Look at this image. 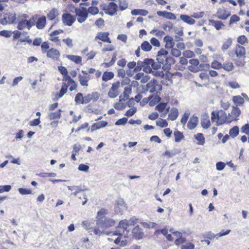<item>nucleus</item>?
<instances>
[{"instance_id": "1", "label": "nucleus", "mask_w": 249, "mask_h": 249, "mask_svg": "<svg viewBox=\"0 0 249 249\" xmlns=\"http://www.w3.org/2000/svg\"><path fill=\"white\" fill-rule=\"evenodd\" d=\"M211 119L213 122L217 119V125H222L225 123H231L232 121L228 117L226 113L223 110H220L217 112L213 111L211 114Z\"/></svg>"}, {"instance_id": "2", "label": "nucleus", "mask_w": 249, "mask_h": 249, "mask_svg": "<svg viewBox=\"0 0 249 249\" xmlns=\"http://www.w3.org/2000/svg\"><path fill=\"white\" fill-rule=\"evenodd\" d=\"M115 221L109 217H103L101 219H97L96 225L102 228H108L114 226Z\"/></svg>"}, {"instance_id": "3", "label": "nucleus", "mask_w": 249, "mask_h": 249, "mask_svg": "<svg viewBox=\"0 0 249 249\" xmlns=\"http://www.w3.org/2000/svg\"><path fill=\"white\" fill-rule=\"evenodd\" d=\"M75 12L76 16L78 17L77 21L79 23H82L86 20L88 17V12L86 8H76Z\"/></svg>"}, {"instance_id": "4", "label": "nucleus", "mask_w": 249, "mask_h": 249, "mask_svg": "<svg viewBox=\"0 0 249 249\" xmlns=\"http://www.w3.org/2000/svg\"><path fill=\"white\" fill-rule=\"evenodd\" d=\"M161 89V85L157 83V80L153 79L146 84L145 91L149 90L150 93H154L158 90H160Z\"/></svg>"}, {"instance_id": "5", "label": "nucleus", "mask_w": 249, "mask_h": 249, "mask_svg": "<svg viewBox=\"0 0 249 249\" xmlns=\"http://www.w3.org/2000/svg\"><path fill=\"white\" fill-rule=\"evenodd\" d=\"M103 10L105 13L110 16L114 15L116 14L118 10L117 5L113 2H109L107 5L103 7Z\"/></svg>"}, {"instance_id": "6", "label": "nucleus", "mask_w": 249, "mask_h": 249, "mask_svg": "<svg viewBox=\"0 0 249 249\" xmlns=\"http://www.w3.org/2000/svg\"><path fill=\"white\" fill-rule=\"evenodd\" d=\"M128 226L127 219H124L119 222L117 227V229L121 230L125 238L128 237V233L130 232V230L127 229Z\"/></svg>"}, {"instance_id": "7", "label": "nucleus", "mask_w": 249, "mask_h": 249, "mask_svg": "<svg viewBox=\"0 0 249 249\" xmlns=\"http://www.w3.org/2000/svg\"><path fill=\"white\" fill-rule=\"evenodd\" d=\"M75 20V18L69 13H64L62 15V20L65 25L71 26Z\"/></svg>"}, {"instance_id": "8", "label": "nucleus", "mask_w": 249, "mask_h": 249, "mask_svg": "<svg viewBox=\"0 0 249 249\" xmlns=\"http://www.w3.org/2000/svg\"><path fill=\"white\" fill-rule=\"evenodd\" d=\"M120 87V82L117 81L112 85V87L108 92V96L111 98H114L118 96L119 92L118 89Z\"/></svg>"}, {"instance_id": "9", "label": "nucleus", "mask_w": 249, "mask_h": 249, "mask_svg": "<svg viewBox=\"0 0 249 249\" xmlns=\"http://www.w3.org/2000/svg\"><path fill=\"white\" fill-rule=\"evenodd\" d=\"M17 18L15 14L8 13L6 14L4 18L1 20V24L5 25L6 24H13L14 23Z\"/></svg>"}, {"instance_id": "10", "label": "nucleus", "mask_w": 249, "mask_h": 249, "mask_svg": "<svg viewBox=\"0 0 249 249\" xmlns=\"http://www.w3.org/2000/svg\"><path fill=\"white\" fill-rule=\"evenodd\" d=\"M168 52L164 49H161L157 55V60L160 64L164 65Z\"/></svg>"}, {"instance_id": "11", "label": "nucleus", "mask_w": 249, "mask_h": 249, "mask_svg": "<svg viewBox=\"0 0 249 249\" xmlns=\"http://www.w3.org/2000/svg\"><path fill=\"white\" fill-rule=\"evenodd\" d=\"M152 58H145L143 60L144 66L143 71L146 73H153L157 75V72L153 71L151 69Z\"/></svg>"}, {"instance_id": "12", "label": "nucleus", "mask_w": 249, "mask_h": 249, "mask_svg": "<svg viewBox=\"0 0 249 249\" xmlns=\"http://www.w3.org/2000/svg\"><path fill=\"white\" fill-rule=\"evenodd\" d=\"M109 35L108 32H98L97 33L94 40H97V39H99L104 42L110 43L111 41L108 36Z\"/></svg>"}, {"instance_id": "13", "label": "nucleus", "mask_w": 249, "mask_h": 249, "mask_svg": "<svg viewBox=\"0 0 249 249\" xmlns=\"http://www.w3.org/2000/svg\"><path fill=\"white\" fill-rule=\"evenodd\" d=\"M230 15V12L227 11L225 8H219L214 16L222 20H225Z\"/></svg>"}, {"instance_id": "14", "label": "nucleus", "mask_w": 249, "mask_h": 249, "mask_svg": "<svg viewBox=\"0 0 249 249\" xmlns=\"http://www.w3.org/2000/svg\"><path fill=\"white\" fill-rule=\"evenodd\" d=\"M133 237L136 240H140L142 238L143 232L141 228L138 225L136 226L132 231Z\"/></svg>"}, {"instance_id": "15", "label": "nucleus", "mask_w": 249, "mask_h": 249, "mask_svg": "<svg viewBox=\"0 0 249 249\" xmlns=\"http://www.w3.org/2000/svg\"><path fill=\"white\" fill-rule=\"evenodd\" d=\"M198 123V118L195 115L192 116L188 124L187 127L190 130H193L197 126Z\"/></svg>"}, {"instance_id": "16", "label": "nucleus", "mask_w": 249, "mask_h": 249, "mask_svg": "<svg viewBox=\"0 0 249 249\" xmlns=\"http://www.w3.org/2000/svg\"><path fill=\"white\" fill-rule=\"evenodd\" d=\"M47 56L53 59L58 60L60 56V53L57 50L52 48L47 51Z\"/></svg>"}, {"instance_id": "17", "label": "nucleus", "mask_w": 249, "mask_h": 249, "mask_svg": "<svg viewBox=\"0 0 249 249\" xmlns=\"http://www.w3.org/2000/svg\"><path fill=\"white\" fill-rule=\"evenodd\" d=\"M68 188L71 191H74L72 194H73L75 196H76L77 194L80 192L89 190V189L87 188H85L84 187H82L81 186H68Z\"/></svg>"}, {"instance_id": "18", "label": "nucleus", "mask_w": 249, "mask_h": 249, "mask_svg": "<svg viewBox=\"0 0 249 249\" xmlns=\"http://www.w3.org/2000/svg\"><path fill=\"white\" fill-rule=\"evenodd\" d=\"M157 15L169 19L175 20L177 18L174 14L167 11H158Z\"/></svg>"}, {"instance_id": "19", "label": "nucleus", "mask_w": 249, "mask_h": 249, "mask_svg": "<svg viewBox=\"0 0 249 249\" xmlns=\"http://www.w3.org/2000/svg\"><path fill=\"white\" fill-rule=\"evenodd\" d=\"M46 23V18L43 16L40 18L38 17L36 21V27L38 29H43L45 26Z\"/></svg>"}, {"instance_id": "20", "label": "nucleus", "mask_w": 249, "mask_h": 249, "mask_svg": "<svg viewBox=\"0 0 249 249\" xmlns=\"http://www.w3.org/2000/svg\"><path fill=\"white\" fill-rule=\"evenodd\" d=\"M107 122L106 121H102L99 122L98 123H94L93 124L90 128L91 132H93L94 131L100 129L101 128H103L107 126Z\"/></svg>"}, {"instance_id": "21", "label": "nucleus", "mask_w": 249, "mask_h": 249, "mask_svg": "<svg viewBox=\"0 0 249 249\" xmlns=\"http://www.w3.org/2000/svg\"><path fill=\"white\" fill-rule=\"evenodd\" d=\"M39 16L37 14L34 15L29 20H26V24L27 29L30 30L32 26L36 25V21L38 19Z\"/></svg>"}, {"instance_id": "22", "label": "nucleus", "mask_w": 249, "mask_h": 249, "mask_svg": "<svg viewBox=\"0 0 249 249\" xmlns=\"http://www.w3.org/2000/svg\"><path fill=\"white\" fill-rule=\"evenodd\" d=\"M180 18L184 22L190 25H193L196 22L195 20L192 18V16L190 17L186 15H181L180 16Z\"/></svg>"}, {"instance_id": "23", "label": "nucleus", "mask_w": 249, "mask_h": 249, "mask_svg": "<svg viewBox=\"0 0 249 249\" xmlns=\"http://www.w3.org/2000/svg\"><path fill=\"white\" fill-rule=\"evenodd\" d=\"M235 53L237 57H240L245 54V48L241 45H237L235 50Z\"/></svg>"}, {"instance_id": "24", "label": "nucleus", "mask_w": 249, "mask_h": 249, "mask_svg": "<svg viewBox=\"0 0 249 249\" xmlns=\"http://www.w3.org/2000/svg\"><path fill=\"white\" fill-rule=\"evenodd\" d=\"M180 152L178 149H174L171 150H166L163 154V156H166L167 158H172Z\"/></svg>"}, {"instance_id": "25", "label": "nucleus", "mask_w": 249, "mask_h": 249, "mask_svg": "<svg viewBox=\"0 0 249 249\" xmlns=\"http://www.w3.org/2000/svg\"><path fill=\"white\" fill-rule=\"evenodd\" d=\"M178 109L177 108H173L168 114V118L172 121H174L178 118Z\"/></svg>"}, {"instance_id": "26", "label": "nucleus", "mask_w": 249, "mask_h": 249, "mask_svg": "<svg viewBox=\"0 0 249 249\" xmlns=\"http://www.w3.org/2000/svg\"><path fill=\"white\" fill-rule=\"evenodd\" d=\"M89 77V75L82 76L81 75L79 74V82L81 85L82 86H88V82L90 79Z\"/></svg>"}, {"instance_id": "27", "label": "nucleus", "mask_w": 249, "mask_h": 249, "mask_svg": "<svg viewBox=\"0 0 249 249\" xmlns=\"http://www.w3.org/2000/svg\"><path fill=\"white\" fill-rule=\"evenodd\" d=\"M240 114V110L239 108L237 107H233L232 111H231V113L229 114V115L232 118V119L236 120L237 118L239 116Z\"/></svg>"}, {"instance_id": "28", "label": "nucleus", "mask_w": 249, "mask_h": 249, "mask_svg": "<svg viewBox=\"0 0 249 249\" xmlns=\"http://www.w3.org/2000/svg\"><path fill=\"white\" fill-rule=\"evenodd\" d=\"M209 22L211 23L217 30H219L224 25L221 21L214 20L213 19H209Z\"/></svg>"}, {"instance_id": "29", "label": "nucleus", "mask_w": 249, "mask_h": 249, "mask_svg": "<svg viewBox=\"0 0 249 249\" xmlns=\"http://www.w3.org/2000/svg\"><path fill=\"white\" fill-rule=\"evenodd\" d=\"M58 10L56 8L52 9L47 15L48 19L53 20L58 15Z\"/></svg>"}, {"instance_id": "30", "label": "nucleus", "mask_w": 249, "mask_h": 249, "mask_svg": "<svg viewBox=\"0 0 249 249\" xmlns=\"http://www.w3.org/2000/svg\"><path fill=\"white\" fill-rule=\"evenodd\" d=\"M174 135L175 136V141L176 142H179L184 139L183 133L177 129L174 131Z\"/></svg>"}, {"instance_id": "31", "label": "nucleus", "mask_w": 249, "mask_h": 249, "mask_svg": "<svg viewBox=\"0 0 249 249\" xmlns=\"http://www.w3.org/2000/svg\"><path fill=\"white\" fill-rule=\"evenodd\" d=\"M132 15H141L143 16H146L148 12L147 10L143 9H134L131 12Z\"/></svg>"}, {"instance_id": "32", "label": "nucleus", "mask_w": 249, "mask_h": 249, "mask_svg": "<svg viewBox=\"0 0 249 249\" xmlns=\"http://www.w3.org/2000/svg\"><path fill=\"white\" fill-rule=\"evenodd\" d=\"M211 123L208 116H206L202 119L201 121V125L204 129L208 128L210 126Z\"/></svg>"}, {"instance_id": "33", "label": "nucleus", "mask_w": 249, "mask_h": 249, "mask_svg": "<svg viewBox=\"0 0 249 249\" xmlns=\"http://www.w3.org/2000/svg\"><path fill=\"white\" fill-rule=\"evenodd\" d=\"M66 57L76 64H80L82 61V58L79 56L69 54L66 55Z\"/></svg>"}, {"instance_id": "34", "label": "nucleus", "mask_w": 249, "mask_h": 249, "mask_svg": "<svg viewBox=\"0 0 249 249\" xmlns=\"http://www.w3.org/2000/svg\"><path fill=\"white\" fill-rule=\"evenodd\" d=\"M114 74L111 71H106L104 73L102 76V80L104 81H107L112 79L114 77Z\"/></svg>"}, {"instance_id": "35", "label": "nucleus", "mask_w": 249, "mask_h": 249, "mask_svg": "<svg viewBox=\"0 0 249 249\" xmlns=\"http://www.w3.org/2000/svg\"><path fill=\"white\" fill-rule=\"evenodd\" d=\"M61 109L54 112H51L48 114V117L50 120H53L60 118L61 117Z\"/></svg>"}, {"instance_id": "36", "label": "nucleus", "mask_w": 249, "mask_h": 249, "mask_svg": "<svg viewBox=\"0 0 249 249\" xmlns=\"http://www.w3.org/2000/svg\"><path fill=\"white\" fill-rule=\"evenodd\" d=\"M141 48L144 52H149L151 50L152 47L148 41H145L141 44Z\"/></svg>"}, {"instance_id": "37", "label": "nucleus", "mask_w": 249, "mask_h": 249, "mask_svg": "<svg viewBox=\"0 0 249 249\" xmlns=\"http://www.w3.org/2000/svg\"><path fill=\"white\" fill-rule=\"evenodd\" d=\"M198 142L197 144L201 145H203L205 143V138L202 133H197L194 136Z\"/></svg>"}, {"instance_id": "38", "label": "nucleus", "mask_w": 249, "mask_h": 249, "mask_svg": "<svg viewBox=\"0 0 249 249\" xmlns=\"http://www.w3.org/2000/svg\"><path fill=\"white\" fill-rule=\"evenodd\" d=\"M232 101L234 103L236 104V106H241L244 102V99L240 96H233L232 98Z\"/></svg>"}, {"instance_id": "39", "label": "nucleus", "mask_w": 249, "mask_h": 249, "mask_svg": "<svg viewBox=\"0 0 249 249\" xmlns=\"http://www.w3.org/2000/svg\"><path fill=\"white\" fill-rule=\"evenodd\" d=\"M26 19H22L18 22L17 28L19 30H22L24 28H27V25L26 24Z\"/></svg>"}, {"instance_id": "40", "label": "nucleus", "mask_w": 249, "mask_h": 249, "mask_svg": "<svg viewBox=\"0 0 249 249\" xmlns=\"http://www.w3.org/2000/svg\"><path fill=\"white\" fill-rule=\"evenodd\" d=\"M119 6L121 11H124L127 8L128 2L126 0H118Z\"/></svg>"}, {"instance_id": "41", "label": "nucleus", "mask_w": 249, "mask_h": 249, "mask_svg": "<svg viewBox=\"0 0 249 249\" xmlns=\"http://www.w3.org/2000/svg\"><path fill=\"white\" fill-rule=\"evenodd\" d=\"M229 134L232 138H234L239 134V128L237 126H233L230 130Z\"/></svg>"}, {"instance_id": "42", "label": "nucleus", "mask_w": 249, "mask_h": 249, "mask_svg": "<svg viewBox=\"0 0 249 249\" xmlns=\"http://www.w3.org/2000/svg\"><path fill=\"white\" fill-rule=\"evenodd\" d=\"M108 213L107 210L102 208L97 213V219H101L103 217H107L106 215Z\"/></svg>"}, {"instance_id": "43", "label": "nucleus", "mask_w": 249, "mask_h": 249, "mask_svg": "<svg viewBox=\"0 0 249 249\" xmlns=\"http://www.w3.org/2000/svg\"><path fill=\"white\" fill-rule=\"evenodd\" d=\"M63 85L58 95V98H61L67 92L68 87L65 83H63Z\"/></svg>"}, {"instance_id": "44", "label": "nucleus", "mask_w": 249, "mask_h": 249, "mask_svg": "<svg viewBox=\"0 0 249 249\" xmlns=\"http://www.w3.org/2000/svg\"><path fill=\"white\" fill-rule=\"evenodd\" d=\"M232 44V39L231 38H228L223 44L222 46V50L223 51H225L227 50L231 45Z\"/></svg>"}, {"instance_id": "45", "label": "nucleus", "mask_w": 249, "mask_h": 249, "mask_svg": "<svg viewBox=\"0 0 249 249\" xmlns=\"http://www.w3.org/2000/svg\"><path fill=\"white\" fill-rule=\"evenodd\" d=\"M99 227H100L98 226V227H96L94 228H91V230L90 231H93L95 234L98 235L99 236L101 235L102 233L108 234V233H107V232L104 231V230L103 231L100 230L99 228Z\"/></svg>"}, {"instance_id": "46", "label": "nucleus", "mask_w": 249, "mask_h": 249, "mask_svg": "<svg viewBox=\"0 0 249 249\" xmlns=\"http://www.w3.org/2000/svg\"><path fill=\"white\" fill-rule=\"evenodd\" d=\"M166 103H160L155 107V109L156 110H158L160 112H162L166 108Z\"/></svg>"}, {"instance_id": "47", "label": "nucleus", "mask_w": 249, "mask_h": 249, "mask_svg": "<svg viewBox=\"0 0 249 249\" xmlns=\"http://www.w3.org/2000/svg\"><path fill=\"white\" fill-rule=\"evenodd\" d=\"M84 100V97L82 93H78L75 97V102L77 104H82V102Z\"/></svg>"}, {"instance_id": "48", "label": "nucleus", "mask_w": 249, "mask_h": 249, "mask_svg": "<svg viewBox=\"0 0 249 249\" xmlns=\"http://www.w3.org/2000/svg\"><path fill=\"white\" fill-rule=\"evenodd\" d=\"M156 124L158 126H160L161 127H165L168 126V124L167 121L165 120H163L161 119L159 121H157L156 122Z\"/></svg>"}, {"instance_id": "49", "label": "nucleus", "mask_w": 249, "mask_h": 249, "mask_svg": "<svg viewBox=\"0 0 249 249\" xmlns=\"http://www.w3.org/2000/svg\"><path fill=\"white\" fill-rule=\"evenodd\" d=\"M0 36L5 37H10L12 36V31L8 30H2L0 31Z\"/></svg>"}, {"instance_id": "50", "label": "nucleus", "mask_w": 249, "mask_h": 249, "mask_svg": "<svg viewBox=\"0 0 249 249\" xmlns=\"http://www.w3.org/2000/svg\"><path fill=\"white\" fill-rule=\"evenodd\" d=\"M233 67L232 63L231 62H228L226 64H224L223 65H222V68H223L227 71H231L232 70Z\"/></svg>"}, {"instance_id": "51", "label": "nucleus", "mask_w": 249, "mask_h": 249, "mask_svg": "<svg viewBox=\"0 0 249 249\" xmlns=\"http://www.w3.org/2000/svg\"><path fill=\"white\" fill-rule=\"evenodd\" d=\"M11 189V186L9 185H0V193H2L4 192H9Z\"/></svg>"}, {"instance_id": "52", "label": "nucleus", "mask_w": 249, "mask_h": 249, "mask_svg": "<svg viewBox=\"0 0 249 249\" xmlns=\"http://www.w3.org/2000/svg\"><path fill=\"white\" fill-rule=\"evenodd\" d=\"M127 120L128 119L127 118L124 117L117 120L115 122V124L116 125H124L127 122Z\"/></svg>"}, {"instance_id": "53", "label": "nucleus", "mask_w": 249, "mask_h": 249, "mask_svg": "<svg viewBox=\"0 0 249 249\" xmlns=\"http://www.w3.org/2000/svg\"><path fill=\"white\" fill-rule=\"evenodd\" d=\"M173 25L172 23V22H171L170 21H167L164 24L163 26V28L165 31H169L173 28Z\"/></svg>"}, {"instance_id": "54", "label": "nucleus", "mask_w": 249, "mask_h": 249, "mask_svg": "<svg viewBox=\"0 0 249 249\" xmlns=\"http://www.w3.org/2000/svg\"><path fill=\"white\" fill-rule=\"evenodd\" d=\"M88 14L90 13L92 15H95L98 13L99 10L96 7H90L87 10Z\"/></svg>"}, {"instance_id": "55", "label": "nucleus", "mask_w": 249, "mask_h": 249, "mask_svg": "<svg viewBox=\"0 0 249 249\" xmlns=\"http://www.w3.org/2000/svg\"><path fill=\"white\" fill-rule=\"evenodd\" d=\"M211 67L214 69H219L222 68V65L217 61H213L211 64Z\"/></svg>"}, {"instance_id": "56", "label": "nucleus", "mask_w": 249, "mask_h": 249, "mask_svg": "<svg viewBox=\"0 0 249 249\" xmlns=\"http://www.w3.org/2000/svg\"><path fill=\"white\" fill-rule=\"evenodd\" d=\"M131 92V88L130 87H126L124 88L123 95L124 98L128 99L129 98V94Z\"/></svg>"}, {"instance_id": "57", "label": "nucleus", "mask_w": 249, "mask_h": 249, "mask_svg": "<svg viewBox=\"0 0 249 249\" xmlns=\"http://www.w3.org/2000/svg\"><path fill=\"white\" fill-rule=\"evenodd\" d=\"M189 115L190 113L189 112L184 113L183 116H182L180 120V123H181V124L184 125L186 123L189 118Z\"/></svg>"}, {"instance_id": "58", "label": "nucleus", "mask_w": 249, "mask_h": 249, "mask_svg": "<svg viewBox=\"0 0 249 249\" xmlns=\"http://www.w3.org/2000/svg\"><path fill=\"white\" fill-rule=\"evenodd\" d=\"M18 192L20 194L23 195L32 194V191L30 189L26 188H19Z\"/></svg>"}, {"instance_id": "59", "label": "nucleus", "mask_w": 249, "mask_h": 249, "mask_svg": "<svg viewBox=\"0 0 249 249\" xmlns=\"http://www.w3.org/2000/svg\"><path fill=\"white\" fill-rule=\"evenodd\" d=\"M171 53L174 56L178 57L181 55V51L178 49L173 48L171 50Z\"/></svg>"}, {"instance_id": "60", "label": "nucleus", "mask_w": 249, "mask_h": 249, "mask_svg": "<svg viewBox=\"0 0 249 249\" xmlns=\"http://www.w3.org/2000/svg\"><path fill=\"white\" fill-rule=\"evenodd\" d=\"M174 63H175L174 58L171 56H168V55H167L164 65L170 66L172 64H174Z\"/></svg>"}, {"instance_id": "61", "label": "nucleus", "mask_w": 249, "mask_h": 249, "mask_svg": "<svg viewBox=\"0 0 249 249\" xmlns=\"http://www.w3.org/2000/svg\"><path fill=\"white\" fill-rule=\"evenodd\" d=\"M161 64H160L159 62H155L154 60L152 59L151 62V69H153L154 70H158L161 67Z\"/></svg>"}, {"instance_id": "62", "label": "nucleus", "mask_w": 249, "mask_h": 249, "mask_svg": "<svg viewBox=\"0 0 249 249\" xmlns=\"http://www.w3.org/2000/svg\"><path fill=\"white\" fill-rule=\"evenodd\" d=\"M114 108L118 110H123L125 107V105L123 103H116L114 106Z\"/></svg>"}, {"instance_id": "63", "label": "nucleus", "mask_w": 249, "mask_h": 249, "mask_svg": "<svg viewBox=\"0 0 249 249\" xmlns=\"http://www.w3.org/2000/svg\"><path fill=\"white\" fill-rule=\"evenodd\" d=\"M225 165H226L225 163H224L223 162L219 161V162H217L216 164V170L218 171H221L223 169H224V168L225 167Z\"/></svg>"}, {"instance_id": "64", "label": "nucleus", "mask_w": 249, "mask_h": 249, "mask_svg": "<svg viewBox=\"0 0 249 249\" xmlns=\"http://www.w3.org/2000/svg\"><path fill=\"white\" fill-rule=\"evenodd\" d=\"M195 245L192 243H188L183 245L181 247V249H194Z\"/></svg>"}]
</instances>
